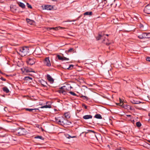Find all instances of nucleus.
I'll use <instances>...</instances> for the list:
<instances>
[{"label": "nucleus", "mask_w": 150, "mask_h": 150, "mask_svg": "<svg viewBox=\"0 0 150 150\" xmlns=\"http://www.w3.org/2000/svg\"><path fill=\"white\" fill-rule=\"evenodd\" d=\"M35 139H43V137H42L41 136H37L35 137Z\"/></svg>", "instance_id": "31"}, {"label": "nucleus", "mask_w": 150, "mask_h": 150, "mask_svg": "<svg viewBox=\"0 0 150 150\" xmlns=\"http://www.w3.org/2000/svg\"><path fill=\"white\" fill-rule=\"evenodd\" d=\"M17 4L19 6L22 8H25V5L23 3L21 2H17Z\"/></svg>", "instance_id": "16"}, {"label": "nucleus", "mask_w": 150, "mask_h": 150, "mask_svg": "<svg viewBox=\"0 0 150 150\" xmlns=\"http://www.w3.org/2000/svg\"><path fill=\"white\" fill-rule=\"evenodd\" d=\"M0 73H1L2 74H3L1 72V71L0 70Z\"/></svg>", "instance_id": "47"}, {"label": "nucleus", "mask_w": 150, "mask_h": 150, "mask_svg": "<svg viewBox=\"0 0 150 150\" xmlns=\"http://www.w3.org/2000/svg\"><path fill=\"white\" fill-rule=\"evenodd\" d=\"M104 34L103 33L101 32L100 33H99L98 36L96 37V39L97 40H98L100 39H103V40L102 42L105 44L106 45H108L110 44V43L105 42V40L104 39H103L104 38H105L104 37Z\"/></svg>", "instance_id": "4"}, {"label": "nucleus", "mask_w": 150, "mask_h": 150, "mask_svg": "<svg viewBox=\"0 0 150 150\" xmlns=\"http://www.w3.org/2000/svg\"><path fill=\"white\" fill-rule=\"evenodd\" d=\"M66 52L67 54L69 53L74 52V48H70L68 50L66 51Z\"/></svg>", "instance_id": "17"}, {"label": "nucleus", "mask_w": 150, "mask_h": 150, "mask_svg": "<svg viewBox=\"0 0 150 150\" xmlns=\"http://www.w3.org/2000/svg\"><path fill=\"white\" fill-rule=\"evenodd\" d=\"M33 69L32 68L28 67H24L22 69V70L23 72L25 74H26L29 72H33Z\"/></svg>", "instance_id": "7"}, {"label": "nucleus", "mask_w": 150, "mask_h": 150, "mask_svg": "<svg viewBox=\"0 0 150 150\" xmlns=\"http://www.w3.org/2000/svg\"><path fill=\"white\" fill-rule=\"evenodd\" d=\"M136 125L138 127H140L142 125L141 123L139 122H137Z\"/></svg>", "instance_id": "30"}, {"label": "nucleus", "mask_w": 150, "mask_h": 150, "mask_svg": "<svg viewBox=\"0 0 150 150\" xmlns=\"http://www.w3.org/2000/svg\"><path fill=\"white\" fill-rule=\"evenodd\" d=\"M119 100L120 102V103H126V101L125 100L124 98H119Z\"/></svg>", "instance_id": "22"}, {"label": "nucleus", "mask_w": 150, "mask_h": 150, "mask_svg": "<svg viewBox=\"0 0 150 150\" xmlns=\"http://www.w3.org/2000/svg\"><path fill=\"white\" fill-rule=\"evenodd\" d=\"M25 110L27 111H28L30 112H34L36 110H38V108H34V109H30L26 108H25Z\"/></svg>", "instance_id": "18"}, {"label": "nucleus", "mask_w": 150, "mask_h": 150, "mask_svg": "<svg viewBox=\"0 0 150 150\" xmlns=\"http://www.w3.org/2000/svg\"><path fill=\"white\" fill-rule=\"evenodd\" d=\"M71 88V86L69 84H67L60 87L57 91L60 93H62L65 95L66 94L67 91H69Z\"/></svg>", "instance_id": "1"}, {"label": "nucleus", "mask_w": 150, "mask_h": 150, "mask_svg": "<svg viewBox=\"0 0 150 150\" xmlns=\"http://www.w3.org/2000/svg\"><path fill=\"white\" fill-rule=\"evenodd\" d=\"M51 6L50 5H46L45 6L44 9H47V10H51Z\"/></svg>", "instance_id": "20"}, {"label": "nucleus", "mask_w": 150, "mask_h": 150, "mask_svg": "<svg viewBox=\"0 0 150 150\" xmlns=\"http://www.w3.org/2000/svg\"><path fill=\"white\" fill-rule=\"evenodd\" d=\"M33 78L32 77L29 76H25L24 77V80L25 81H28L32 80Z\"/></svg>", "instance_id": "21"}, {"label": "nucleus", "mask_w": 150, "mask_h": 150, "mask_svg": "<svg viewBox=\"0 0 150 150\" xmlns=\"http://www.w3.org/2000/svg\"><path fill=\"white\" fill-rule=\"evenodd\" d=\"M120 150H123L122 149H121Z\"/></svg>", "instance_id": "56"}, {"label": "nucleus", "mask_w": 150, "mask_h": 150, "mask_svg": "<svg viewBox=\"0 0 150 150\" xmlns=\"http://www.w3.org/2000/svg\"><path fill=\"white\" fill-rule=\"evenodd\" d=\"M117 106H120L122 108L127 110H131V106L126 104H116Z\"/></svg>", "instance_id": "8"}, {"label": "nucleus", "mask_w": 150, "mask_h": 150, "mask_svg": "<svg viewBox=\"0 0 150 150\" xmlns=\"http://www.w3.org/2000/svg\"><path fill=\"white\" fill-rule=\"evenodd\" d=\"M51 108V106L50 105H45L42 106L40 107L39 108Z\"/></svg>", "instance_id": "25"}, {"label": "nucleus", "mask_w": 150, "mask_h": 150, "mask_svg": "<svg viewBox=\"0 0 150 150\" xmlns=\"http://www.w3.org/2000/svg\"><path fill=\"white\" fill-rule=\"evenodd\" d=\"M93 13L92 12H86L84 13V15H92Z\"/></svg>", "instance_id": "26"}, {"label": "nucleus", "mask_w": 150, "mask_h": 150, "mask_svg": "<svg viewBox=\"0 0 150 150\" xmlns=\"http://www.w3.org/2000/svg\"><path fill=\"white\" fill-rule=\"evenodd\" d=\"M20 54L22 57H24L27 55L29 52V48L27 47H23L20 48Z\"/></svg>", "instance_id": "2"}, {"label": "nucleus", "mask_w": 150, "mask_h": 150, "mask_svg": "<svg viewBox=\"0 0 150 150\" xmlns=\"http://www.w3.org/2000/svg\"><path fill=\"white\" fill-rule=\"evenodd\" d=\"M82 106L84 107V108L85 109H88V107L86 105L83 104H82Z\"/></svg>", "instance_id": "35"}, {"label": "nucleus", "mask_w": 150, "mask_h": 150, "mask_svg": "<svg viewBox=\"0 0 150 150\" xmlns=\"http://www.w3.org/2000/svg\"><path fill=\"white\" fill-rule=\"evenodd\" d=\"M68 21H69V22H70V21H69V20H68Z\"/></svg>", "instance_id": "55"}, {"label": "nucleus", "mask_w": 150, "mask_h": 150, "mask_svg": "<svg viewBox=\"0 0 150 150\" xmlns=\"http://www.w3.org/2000/svg\"><path fill=\"white\" fill-rule=\"evenodd\" d=\"M44 62L45 65L46 66L49 67H51V65L49 57H46L44 60Z\"/></svg>", "instance_id": "9"}, {"label": "nucleus", "mask_w": 150, "mask_h": 150, "mask_svg": "<svg viewBox=\"0 0 150 150\" xmlns=\"http://www.w3.org/2000/svg\"><path fill=\"white\" fill-rule=\"evenodd\" d=\"M6 109L7 108L6 107H5L4 108V110H5V111H6Z\"/></svg>", "instance_id": "46"}, {"label": "nucleus", "mask_w": 150, "mask_h": 150, "mask_svg": "<svg viewBox=\"0 0 150 150\" xmlns=\"http://www.w3.org/2000/svg\"><path fill=\"white\" fill-rule=\"evenodd\" d=\"M47 79L51 83H53L54 81V80L50 76V75L47 74Z\"/></svg>", "instance_id": "15"}, {"label": "nucleus", "mask_w": 150, "mask_h": 150, "mask_svg": "<svg viewBox=\"0 0 150 150\" xmlns=\"http://www.w3.org/2000/svg\"><path fill=\"white\" fill-rule=\"evenodd\" d=\"M48 103V102H46V103Z\"/></svg>", "instance_id": "53"}, {"label": "nucleus", "mask_w": 150, "mask_h": 150, "mask_svg": "<svg viewBox=\"0 0 150 150\" xmlns=\"http://www.w3.org/2000/svg\"><path fill=\"white\" fill-rule=\"evenodd\" d=\"M74 67V65H70L69 67L67 68V69L69 70H71L72 69L73 67Z\"/></svg>", "instance_id": "34"}, {"label": "nucleus", "mask_w": 150, "mask_h": 150, "mask_svg": "<svg viewBox=\"0 0 150 150\" xmlns=\"http://www.w3.org/2000/svg\"><path fill=\"white\" fill-rule=\"evenodd\" d=\"M81 97L84 102H86V101H88V102H90V99L87 97L82 95L81 96Z\"/></svg>", "instance_id": "13"}, {"label": "nucleus", "mask_w": 150, "mask_h": 150, "mask_svg": "<svg viewBox=\"0 0 150 150\" xmlns=\"http://www.w3.org/2000/svg\"><path fill=\"white\" fill-rule=\"evenodd\" d=\"M95 117L96 118L98 119H101L102 118L100 114H96L95 115Z\"/></svg>", "instance_id": "28"}, {"label": "nucleus", "mask_w": 150, "mask_h": 150, "mask_svg": "<svg viewBox=\"0 0 150 150\" xmlns=\"http://www.w3.org/2000/svg\"><path fill=\"white\" fill-rule=\"evenodd\" d=\"M34 53L36 55H40L42 54V52L39 47H37L35 49Z\"/></svg>", "instance_id": "11"}, {"label": "nucleus", "mask_w": 150, "mask_h": 150, "mask_svg": "<svg viewBox=\"0 0 150 150\" xmlns=\"http://www.w3.org/2000/svg\"><path fill=\"white\" fill-rule=\"evenodd\" d=\"M52 29H54L55 30H56L57 29V27L56 28H50V29L51 30Z\"/></svg>", "instance_id": "40"}, {"label": "nucleus", "mask_w": 150, "mask_h": 150, "mask_svg": "<svg viewBox=\"0 0 150 150\" xmlns=\"http://www.w3.org/2000/svg\"><path fill=\"white\" fill-rule=\"evenodd\" d=\"M125 115L126 116V117H130L131 116V115Z\"/></svg>", "instance_id": "42"}, {"label": "nucleus", "mask_w": 150, "mask_h": 150, "mask_svg": "<svg viewBox=\"0 0 150 150\" xmlns=\"http://www.w3.org/2000/svg\"><path fill=\"white\" fill-rule=\"evenodd\" d=\"M73 96H76V95L74 92L72 91H69V92Z\"/></svg>", "instance_id": "33"}, {"label": "nucleus", "mask_w": 150, "mask_h": 150, "mask_svg": "<svg viewBox=\"0 0 150 150\" xmlns=\"http://www.w3.org/2000/svg\"><path fill=\"white\" fill-rule=\"evenodd\" d=\"M104 0V1H106V0Z\"/></svg>", "instance_id": "57"}, {"label": "nucleus", "mask_w": 150, "mask_h": 150, "mask_svg": "<svg viewBox=\"0 0 150 150\" xmlns=\"http://www.w3.org/2000/svg\"><path fill=\"white\" fill-rule=\"evenodd\" d=\"M64 115L65 117L67 119L69 118L70 117V114L69 112L65 113Z\"/></svg>", "instance_id": "23"}, {"label": "nucleus", "mask_w": 150, "mask_h": 150, "mask_svg": "<svg viewBox=\"0 0 150 150\" xmlns=\"http://www.w3.org/2000/svg\"><path fill=\"white\" fill-rule=\"evenodd\" d=\"M39 82L43 87H47L46 85L47 84V83L46 81L42 79L40 80Z\"/></svg>", "instance_id": "14"}, {"label": "nucleus", "mask_w": 150, "mask_h": 150, "mask_svg": "<svg viewBox=\"0 0 150 150\" xmlns=\"http://www.w3.org/2000/svg\"><path fill=\"white\" fill-rule=\"evenodd\" d=\"M2 89L4 91L7 93H8L9 92V89L7 87H4Z\"/></svg>", "instance_id": "24"}, {"label": "nucleus", "mask_w": 150, "mask_h": 150, "mask_svg": "<svg viewBox=\"0 0 150 150\" xmlns=\"http://www.w3.org/2000/svg\"><path fill=\"white\" fill-rule=\"evenodd\" d=\"M147 141H148L149 143H150V140H148Z\"/></svg>", "instance_id": "49"}, {"label": "nucleus", "mask_w": 150, "mask_h": 150, "mask_svg": "<svg viewBox=\"0 0 150 150\" xmlns=\"http://www.w3.org/2000/svg\"><path fill=\"white\" fill-rule=\"evenodd\" d=\"M1 79L3 81H6V79L3 77H1Z\"/></svg>", "instance_id": "39"}, {"label": "nucleus", "mask_w": 150, "mask_h": 150, "mask_svg": "<svg viewBox=\"0 0 150 150\" xmlns=\"http://www.w3.org/2000/svg\"><path fill=\"white\" fill-rule=\"evenodd\" d=\"M92 117V116L90 115H84L83 116V118L85 119H88L91 118Z\"/></svg>", "instance_id": "19"}, {"label": "nucleus", "mask_w": 150, "mask_h": 150, "mask_svg": "<svg viewBox=\"0 0 150 150\" xmlns=\"http://www.w3.org/2000/svg\"><path fill=\"white\" fill-rule=\"evenodd\" d=\"M69 60V58L64 57H63V60Z\"/></svg>", "instance_id": "37"}, {"label": "nucleus", "mask_w": 150, "mask_h": 150, "mask_svg": "<svg viewBox=\"0 0 150 150\" xmlns=\"http://www.w3.org/2000/svg\"><path fill=\"white\" fill-rule=\"evenodd\" d=\"M149 116H150V114H149Z\"/></svg>", "instance_id": "54"}, {"label": "nucleus", "mask_w": 150, "mask_h": 150, "mask_svg": "<svg viewBox=\"0 0 150 150\" xmlns=\"http://www.w3.org/2000/svg\"><path fill=\"white\" fill-rule=\"evenodd\" d=\"M15 134L19 136L25 135L27 132L26 130L24 128H20L16 130L15 132Z\"/></svg>", "instance_id": "3"}, {"label": "nucleus", "mask_w": 150, "mask_h": 150, "mask_svg": "<svg viewBox=\"0 0 150 150\" xmlns=\"http://www.w3.org/2000/svg\"><path fill=\"white\" fill-rule=\"evenodd\" d=\"M57 57H58V59H59V60H62L63 61V57H61V56H60V55H57Z\"/></svg>", "instance_id": "32"}, {"label": "nucleus", "mask_w": 150, "mask_h": 150, "mask_svg": "<svg viewBox=\"0 0 150 150\" xmlns=\"http://www.w3.org/2000/svg\"><path fill=\"white\" fill-rule=\"evenodd\" d=\"M90 132H92L93 133H95V132H94V131H92V130H89Z\"/></svg>", "instance_id": "45"}, {"label": "nucleus", "mask_w": 150, "mask_h": 150, "mask_svg": "<svg viewBox=\"0 0 150 150\" xmlns=\"http://www.w3.org/2000/svg\"><path fill=\"white\" fill-rule=\"evenodd\" d=\"M122 149L123 150H126V149Z\"/></svg>", "instance_id": "51"}, {"label": "nucleus", "mask_w": 150, "mask_h": 150, "mask_svg": "<svg viewBox=\"0 0 150 150\" xmlns=\"http://www.w3.org/2000/svg\"><path fill=\"white\" fill-rule=\"evenodd\" d=\"M121 149V148H117L116 149V150H120Z\"/></svg>", "instance_id": "44"}, {"label": "nucleus", "mask_w": 150, "mask_h": 150, "mask_svg": "<svg viewBox=\"0 0 150 150\" xmlns=\"http://www.w3.org/2000/svg\"><path fill=\"white\" fill-rule=\"evenodd\" d=\"M26 21L28 23L30 24H32L33 23V21L28 18H27L26 19Z\"/></svg>", "instance_id": "27"}, {"label": "nucleus", "mask_w": 150, "mask_h": 150, "mask_svg": "<svg viewBox=\"0 0 150 150\" xmlns=\"http://www.w3.org/2000/svg\"><path fill=\"white\" fill-rule=\"evenodd\" d=\"M144 11L146 14H150V4H147L145 6Z\"/></svg>", "instance_id": "10"}, {"label": "nucleus", "mask_w": 150, "mask_h": 150, "mask_svg": "<svg viewBox=\"0 0 150 150\" xmlns=\"http://www.w3.org/2000/svg\"><path fill=\"white\" fill-rule=\"evenodd\" d=\"M75 21V20H73L71 21Z\"/></svg>", "instance_id": "50"}, {"label": "nucleus", "mask_w": 150, "mask_h": 150, "mask_svg": "<svg viewBox=\"0 0 150 150\" xmlns=\"http://www.w3.org/2000/svg\"><path fill=\"white\" fill-rule=\"evenodd\" d=\"M27 6L28 8H32V7L30 5L29 3H27Z\"/></svg>", "instance_id": "36"}, {"label": "nucleus", "mask_w": 150, "mask_h": 150, "mask_svg": "<svg viewBox=\"0 0 150 150\" xmlns=\"http://www.w3.org/2000/svg\"><path fill=\"white\" fill-rule=\"evenodd\" d=\"M139 103H142V102H139Z\"/></svg>", "instance_id": "48"}, {"label": "nucleus", "mask_w": 150, "mask_h": 150, "mask_svg": "<svg viewBox=\"0 0 150 150\" xmlns=\"http://www.w3.org/2000/svg\"><path fill=\"white\" fill-rule=\"evenodd\" d=\"M106 36H109V35H108V34H106Z\"/></svg>", "instance_id": "52"}, {"label": "nucleus", "mask_w": 150, "mask_h": 150, "mask_svg": "<svg viewBox=\"0 0 150 150\" xmlns=\"http://www.w3.org/2000/svg\"><path fill=\"white\" fill-rule=\"evenodd\" d=\"M36 62L35 59L32 57H29L26 59V62L28 64L33 65Z\"/></svg>", "instance_id": "5"}, {"label": "nucleus", "mask_w": 150, "mask_h": 150, "mask_svg": "<svg viewBox=\"0 0 150 150\" xmlns=\"http://www.w3.org/2000/svg\"><path fill=\"white\" fill-rule=\"evenodd\" d=\"M144 27L143 25L142 24H140V28H142V27Z\"/></svg>", "instance_id": "41"}, {"label": "nucleus", "mask_w": 150, "mask_h": 150, "mask_svg": "<svg viewBox=\"0 0 150 150\" xmlns=\"http://www.w3.org/2000/svg\"><path fill=\"white\" fill-rule=\"evenodd\" d=\"M57 122L59 124L63 125L67 123V120L65 119L63 117L59 118L56 119Z\"/></svg>", "instance_id": "6"}, {"label": "nucleus", "mask_w": 150, "mask_h": 150, "mask_svg": "<svg viewBox=\"0 0 150 150\" xmlns=\"http://www.w3.org/2000/svg\"><path fill=\"white\" fill-rule=\"evenodd\" d=\"M148 33H143L142 34L138 36V37L140 39H142L145 38H147Z\"/></svg>", "instance_id": "12"}, {"label": "nucleus", "mask_w": 150, "mask_h": 150, "mask_svg": "<svg viewBox=\"0 0 150 150\" xmlns=\"http://www.w3.org/2000/svg\"><path fill=\"white\" fill-rule=\"evenodd\" d=\"M65 135L66 137L68 139H70V138H74L75 137V136L71 137L68 134H65Z\"/></svg>", "instance_id": "29"}, {"label": "nucleus", "mask_w": 150, "mask_h": 150, "mask_svg": "<svg viewBox=\"0 0 150 150\" xmlns=\"http://www.w3.org/2000/svg\"><path fill=\"white\" fill-rule=\"evenodd\" d=\"M146 60L150 62V57H147L146 58Z\"/></svg>", "instance_id": "38"}, {"label": "nucleus", "mask_w": 150, "mask_h": 150, "mask_svg": "<svg viewBox=\"0 0 150 150\" xmlns=\"http://www.w3.org/2000/svg\"><path fill=\"white\" fill-rule=\"evenodd\" d=\"M57 101L58 102L61 103V102H62V100H57Z\"/></svg>", "instance_id": "43"}]
</instances>
